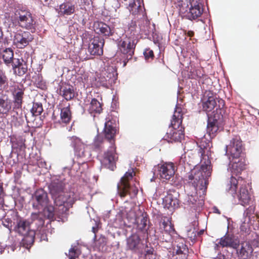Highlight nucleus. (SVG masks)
I'll return each instance as SVG.
<instances>
[{
    "instance_id": "obj_3",
    "label": "nucleus",
    "mask_w": 259,
    "mask_h": 259,
    "mask_svg": "<svg viewBox=\"0 0 259 259\" xmlns=\"http://www.w3.org/2000/svg\"><path fill=\"white\" fill-rule=\"evenodd\" d=\"M247 182L241 177L238 179L232 176L228 184L227 190L238 203L243 206L249 205L251 201L250 195L248 192Z\"/></svg>"
},
{
    "instance_id": "obj_41",
    "label": "nucleus",
    "mask_w": 259,
    "mask_h": 259,
    "mask_svg": "<svg viewBox=\"0 0 259 259\" xmlns=\"http://www.w3.org/2000/svg\"><path fill=\"white\" fill-rule=\"evenodd\" d=\"M148 220L146 214H143L141 217H139L137 220L138 227L141 230L147 231L148 227L147 226Z\"/></svg>"
},
{
    "instance_id": "obj_28",
    "label": "nucleus",
    "mask_w": 259,
    "mask_h": 259,
    "mask_svg": "<svg viewBox=\"0 0 259 259\" xmlns=\"http://www.w3.org/2000/svg\"><path fill=\"white\" fill-rule=\"evenodd\" d=\"M23 91L17 88L13 93L14 99V109H20L22 107V100L23 98Z\"/></svg>"
},
{
    "instance_id": "obj_32",
    "label": "nucleus",
    "mask_w": 259,
    "mask_h": 259,
    "mask_svg": "<svg viewBox=\"0 0 259 259\" xmlns=\"http://www.w3.org/2000/svg\"><path fill=\"white\" fill-rule=\"evenodd\" d=\"M12 103L6 97L0 98V113L7 114L11 109Z\"/></svg>"
},
{
    "instance_id": "obj_25",
    "label": "nucleus",
    "mask_w": 259,
    "mask_h": 259,
    "mask_svg": "<svg viewBox=\"0 0 259 259\" xmlns=\"http://www.w3.org/2000/svg\"><path fill=\"white\" fill-rule=\"evenodd\" d=\"M160 227L161 229L163 230V233L167 236V238L165 239V241L166 242L170 241L171 237L176 234L170 222L167 218H166V220L165 219H162L160 222Z\"/></svg>"
},
{
    "instance_id": "obj_11",
    "label": "nucleus",
    "mask_w": 259,
    "mask_h": 259,
    "mask_svg": "<svg viewBox=\"0 0 259 259\" xmlns=\"http://www.w3.org/2000/svg\"><path fill=\"white\" fill-rule=\"evenodd\" d=\"M226 154L231 158H240L243 151L242 141L238 136H235L230 141L229 144L226 146Z\"/></svg>"
},
{
    "instance_id": "obj_19",
    "label": "nucleus",
    "mask_w": 259,
    "mask_h": 259,
    "mask_svg": "<svg viewBox=\"0 0 259 259\" xmlns=\"http://www.w3.org/2000/svg\"><path fill=\"white\" fill-rule=\"evenodd\" d=\"M236 254L240 259H248L252 255L253 251L251 245L248 242H242L239 243L238 241L236 247Z\"/></svg>"
},
{
    "instance_id": "obj_50",
    "label": "nucleus",
    "mask_w": 259,
    "mask_h": 259,
    "mask_svg": "<svg viewBox=\"0 0 259 259\" xmlns=\"http://www.w3.org/2000/svg\"><path fill=\"white\" fill-rule=\"evenodd\" d=\"M187 236L192 241L195 240L197 237V232L195 229L193 228L188 231Z\"/></svg>"
},
{
    "instance_id": "obj_39",
    "label": "nucleus",
    "mask_w": 259,
    "mask_h": 259,
    "mask_svg": "<svg viewBox=\"0 0 259 259\" xmlns=\"http://www.w3.org/2000/svg\"><path fill=\"white\" fill-rule=\"evenodd\" d=\"M97 29L99 30V31L105 36H109L113 34V29L104 23L101 22L99 23Z\"/></svg>"
},
{
    "instance_id": "obj_37",
    "label": "nucleus",
    "mask_w": 259,
    "mask_h": 259,
    "mask_svg": "<svg viewBox=\"0 0 259 259\" xmlns=\"http://www.w3.org/2000/svg\"><path fill=\"white\" fill-rule=\"evenodd\" d=\"M128 9L133 15H137L142 11L140 0H134L129 4Z\"/></svg>"
},
{
    "instance_id": "obj_34",
    "label": "nucleus",
    "mask_w": 259,
    "mask_h": 259,
    "mask_svg": "<svg viewBox=\"0 0 259 259\" xmlns=\"http://www.w3.org/2000/svg\"><path fill=\"white\" fill-rule=\"evenodd\" d=\"M58 210V212L61 214H63L64 213H61L58 209V206L56 205L55 207L52 206H46L44 209H41V210H42V214L44 215V219L47 218V219L50 220H53L54 218L55 215V210Z\"/></svg>"
},
{
    "instance_id": "obj_5",
    "label": "nucleus",
    "mask_w": 259,
    "mask_h": 259,
    "mask_svg": "<svg viewBox=\"0 0 259 259\" xmlns=\"http://www.w3.org/2000/svg\"><path fill=\"white\" fill-rule=\"evenodd\" d=\"M133 170L126 172L117 185L118 193L121 197L128 196L130 198L135 197L138 192V188L133 184Z\"/></svg>"
},
{
    "instance_id": "obj_4",
    "label": "nucleus",
    "mask_w": 259,
    "mask_h": 259,
    "mask_svg": "<svg viewBox=\"0 0 259 259\" xmlns=\"http://www.w3.org/2000/svg\"><path fill=\"white\" fill-rule=\"evenodd\" d=\"M182 122V114L181 109L177 108L174 112L171 120L169 131L164 138L169 143L181 141L184 138V134L182 127H180Z\"/></svg>"
},
{
    "instance_id": "obj_24",
    "label": "nucleus",
    "mask_w": 259,
    "mask_h": 259,
    "mask_svg": "<svg viewBox=\"0 0 259 259\" xmlns=\"http://www.w3.org/2000/svg\"><path fill=\"white\" fill-rule=\"evenodd\" d=\"M142 245L141 238L136 233L133 234L126 239V248L133 252L138 251Z\"/></svg>"
},
{
    "instance_id": "obj_21",
    "label": "nucleus",
    "mask_w": 259,
    "mask_h": 259,
    "mask_svg": "<svg viewBox=\"0 0 259 259\" xmlns=\"http://www.w3.org/2000/svg\"><path fill=\"white\" fill-rule=\"evenodd\" d=\"M177 193L170 190L163 198V204L165 208L172 211L179 207V200L177 198Z\"/></svg>"
},
{
    "instance_id": "obj_63",
    "label": "nucleus",
    "mask_w": 259,
    "mask_h": 259,
    "mask_svg": "<svg viewBox=\"0 0 259 259\" xmlns=\"http://www.w3.org/2000/svg\"><path fill=\"white\" fill-rule=\"evenodd\" d=\"M96 237V235H95V236H94V238H95Z\"/></svg>"
},
{
    "instance_id": "obj_15",
    "label": "nucleus",
    "mask_w": 259,
    "mask_h": 259,
    "mask_svg": "<svg viewBox=\"0 0 259 259\" xmlns=\"http://www.w3.org/2000/svg\"><path fill=\"white\" fill-rule=\"evenodd\" d=\"M70 140V145L74 148L75 153L77 156L87 159L90 157L91 154L88 150V146L81 142L79 138L72 137Z\"/></svg>"
},
{
    "instance_id": "obj_51",
    "label": "nucleus",
    "mask_w": 259,
    "mask_h": 259,
    "mask_svg": "<svg viewBox=\"0 0 259 259\" xmlns=\"http://www.w3.org/2000/svg\"><path fill=\"white\" fill-rule=\"evenodd\" d=\"M79 251L74 248H71L69 251L68 256L69 259H75L78 255Z\"/></svg>"
},
{
    "instance_id": "obj_18",
    "label": "nucleus",
    "mask_w": 259,
    "mask_h": 259,
    "mask_svg": "<svg viewBox=\"0 0 259 259\" xmlns=\"http://www.w3.org/2000/svg\"><path fill=\"white\" fill-rule=\"evenodd\" d=\"M33 37L29 32L20 31L14 35V45L19 49H23L31 42Z\"/></svg>"
},
{
    "instance_id": "obj_27",
    "label": "nucleus",
    "mask_w": 259,
    "mask_h": 259,
    "mask_svg": "<svg viewBox=\"0 0 259 259\" xmlns=\"http://www.w3.org/2000/svg\"><path fill=\"white\" fill-rule=\"evenodd\" d=\"M1 55L4 63L8 67H10L16 59L14 57L13 50L10 48L5 49L2 52Z\"/></svg>"
},
{
    "instance_id": "obj_20",
    "label": "nucleus",
    "mask_w": 259,
    "mask_h": 259,
    "mask_svg": "<svg viewBox=\"0 0 259 259\" xmlns=\"http://www.w3.org/2000/svg\"><path fill=\"white\" fill-rule=\"evenodd\" d=\"M104 45L103 38L97 36L94 37L89 45L88 51L92 55L100 56L103 54V47Z\"/></svg>"
},
{
    "instance_id": "obj_16",
    "label": "nucleus",
    "mask_w": 259,
    "mask_h": 259,
    "mask_svg": "<svg viewBox=\"0 0 259 259\" xmlns=\"http://www.w3.org/2000/svg\"><path fill=\"white\" fill-rule=\"evenodd\" d=\"M154 174L155 175L157 170V175L161 179L168 180L174 176L175 170L172 163H165L161 165H158L154 168Z\"/></svg>"
},
{
    "instance_id": "obj_36",
    "label": "nucleus",
    "mask_w": 259,
    "mask_h": 259,
    "mask_svg": "<svg viewBox=\"0 0 259 259\" xmlns=\"http://www.w3.org/2000/svg\"><path fill=\"white\" fill-rule=\"evenodd\" d=\"M116 132V128L110 125L109 124V122L105 123L104 133V136L107 139L109 140H112L115 135Z\"/></svg>"
},
{
    "instance_id": "obj_10",
    "label": "nucleus",
    "mask_w": 259,
    "mask_h": 259,
    "mask_svg": "<svg viewBox=\"0 0 259 259\" xmlns=\"http://www.w3.org/2000/svg\"><path fill=\"white\" fill-rule=\"evenodd\" d=\"M203 109L206 112L212 111L217 106V102L219 103V108H221L224 105V102L222 99H217L215 95L210 91H206L202 99Z\"/></svg>"
},
{
    "instance_id": "obj_23",
    "label": "nucleus",
    "mask_w": 259,
    "mask_h": 259,
    "mask_svg": "<svg viewBox=\"0 0 259 259\" xmlns=\"http://www.w3.org/2000/svg\"><path fill=\"white\" fill-rule=\"evenodd\" d=\"M11 65L15 75L21 76L27 71V63L22 58L16 59Z\"/></svg>"
},
{
    "instance_id": "obj_29",
    "label": "nucleus",
    "mask_w": 259,
    "mask_h": 259,
    "mask_svg": "<svg viewBox=\"0 0 259 259\" xmlns=\"http://www.w3.org/2000/svg\"><path fill=\"white\" fill-rule=\"evenodd\" d=\"M75 12V6L70 2H66L62 4L59 7V14L60 15L68 16Z\"/></svg>"
},
{
    "instance_id": "obj_43",
    "label": "nucleus",
    "mask_w": 259,
    "mask_h": 259,
    "mask_svg": "<svg viewBox=\"0 0 259 259\" xmlns=\"http://www.w3.org/2000/svg\"><path fill=\"white\" fill-rule=\"evenodd\" d=\"M103 140L104 139L101 134H98L95 137L92 146L96 150H100L102 148Z\"/></svg>"
},
{
    "instance_id": "obj_31",
    "label": "nucleus",
    "mask_w": 259,
    "mask_h": 259,
    "mask_svg": "<svg viewBox=\"0 0 259 259\" xmlns=\"http://www.w3.org/2000/svg\"><path fill=\"white\" fill-rule=\"evenodd\" d=\"M237 242L238 241L235 240L232 237L225 235L221 238L218 243L223 247H230L234 248L236 246Z\"/></svg>"
},
{
    "instance_id": "obj_62",
    "label": "nucleus",
    "mask_w": 259,
    "mask_h": 259,
    "mask_svg": "<svg viewBox=\"0 0 259 259\" xmlns=\"http://www.w3.org/2000/svg\"><path fill=\"white\" fill-rule=\"evenodd\" d=\"M185 5V4L184 3V4L182 5V7L183 8L184 7V6Z\"/></svg>"
},
{
    "instance_id": "obj_9",
    "label": "nucleus",
    "mask_w": 259,
    "mask_h": 259,
    "mask_svg": "<svg viewBox=\"0 0 259 259\" xmlns=\"http://www.w3.org/2000/svg\"><path fill=\"white\" fill-rule=\"evenodd\" d=\"M117 78L116 68L112 66H107L99 77L98 82L101 85L108 88L115 83Z\"/></svg>"
},
{
    "instance_id": "obj_22",
    "label": "nucleus",
    "mask_w": 259,
    "mask_h": 259,
    "mask_svg": "<svg viewBox=\"0 0 259 259\" xmlns=\"http://www.w3.org/2000/svg\"><path fill=\"white\" fill-rule=\"evenodd\" d=\"M245 168V163L242 158H231L228 165V170L232 174L238 175Z\"/></svg>"
},
{
    "instance_id": "obj_59",
    "label": "nucleus",
    "mask_w": 259,
    "mask_h": 259,
    "mask_svg": "<svg viewBox=\"0 0 259 259\" xmlns=\"http://www.w3.org/2000/svg\"><path fill=\"white\" fill-rule=\"evenodd\" d=\"M252 259H259V254L253 256Z\"/></svg>"
},
{
    "instance_id": "obj_26",
    "label": "nucleus",
    "mask_w": 259,
    "mask_h": 259,
    "mask_svg": "<svg viewBox=\"0 0 259 259\" xmlns=\"http://www.w3.org/2000/svg\"><path fill=\"white\" fill-rule=\"evenodd\" d=\"M60 95L67 101L73 99L75 96L74 87L69 84L63 83L60 87Z\"/></svg>"
},
{
    "instance_id": "obj_42",
    "label": "nucleus",
    "mask_w": 259,
    "mask_h": 259,
    "mask_svg": "<svg viewBox=\"0 0 259 259\" xmlns=\"http://www.w3.org/2000/svg\"><path fill=\"white\" fill-rule=\"evenodd\" d=\"M8 86V78L6 72L2 69H0V90L3 91Z\"/></svg>"
},
{
    "instance_id": "obj_58",
    "label": "nucleus",
    "mask_w": 259,
    "mask_h": 259,
    "mask_svg": "<svg viewBox=\"0 0 259 259\" xmlns=\"http://www.w3.org/2000/svg\"><path fill=\"white\" fill-rule=\"evenodd\" d=\"M204 230H201L200 231H199L198 232H197V236H200L202 234H203L204 233Z\"/></svg>"
},
{
    "instance_id": "obj_52",
    "label": "nucleus",
    "mask_w": 259,
    "mask_h": 259,
    "mask_svg": "<svg viewBox=\"0 0 259 259\" xmlns=\"http://www.w3.org/2000/svg\"><path fill=\"white\" fill-rule=\"evenodd\" d=\"M3 225L8 228L10 231L12 229V221L10 219H5L2 221Z\"/></svg>"
},
{
    "instance_id": "obj_17",
    "label": "nucleus",
    "mask_w": 259,
    "mask_h": 259,
    "mask_svg": "<svg viewBox=\"0 0 259 259\" xmlns=\"http://www.w3.org/2000/svg\"><path fill=\"white\" fill-rule=\"evenodd\" d=\"M220 115L209 117L207 125V133L210 138H213L216 134L222 129V119Z\"/></svg>"
},
{
    "instance_id": "obj_7",
    "label": "nucleus",
    "mask_w": 259,
    "mask_h": 259,
    "mask_svg": "<svg viewBox=\"0 0 259 259\" xmlns=\"http://www.w3.org/2000/svg\"><path fill=\"white\" fill-rule=\"evenodd\" d=\"M14 231L24 236L22 242L24 245H27L26 247L33 244L35 232L34 230L30 229V223L28 221L25 220L17 221L14 227Z\"/></svg>"
},
{
    "instance_id": "obj_6",
    "label": "nucleus",
    "mask_w": 259,
    "mask_h": 259,
    "mask_svg": "<svg viewBox=\"0 0 259 259\" xmlns=\"http://www.w3.org/2000/svg\"><path fill=\"white\" fill-rule=\"evenodd\" d=\"M14 23H16L22 28L30 30L33 32L35 29V22L30 12L24 8L17 9L12 17Z\"/></svg>"
},
{
    "instance_id": "obj_33",
    "label": "nucleus",
    "mask_w": 259,
    "mask_h": 259,
    "mask_svg": "<svg viewBox=\"0 0 259 259\" xmlns=\"http://www.w3.org/2000/svg\"><path fill=\"white\" fill-rule=\"evenodd\" d=\"M43 111L42 104L41 103H33L30 112L25 114V118L27 122H29L28 117L29 115L37 116L40 115Z\"/></svg>"
},
{
    "instance_id": "obj_54",
    "label": "nucleus",
    "mask_w": 259,
    "mask_h": 259,
    "mask_svg": "<svg viewBox=\"0 0 259 259\" xmlns=\"http://www.w3.org/2000/svg\"><path fill=\"white\" fill-rule=\"evenodd\" d=\"M146 255L152 254L154 252V249L152 247L148 248L146 250Z\"/></svg>"
},
{
    "instance_id": "obj_47",
    "label": "nucleus",
    "mask_w": 259,
    "mask_h": 259,
    "mask_svg": "<svg viewBox=\"0 0 259 259\" xmlns=\"http://www.w3.org/2000/svg\"><path fill=\"white\" fill-rule=\"evenodd\" d=\"M110 6L111 8H110V11L112 12H115L119 13L120 12V3L119 0H110Z\"/></svg>"
},
{
    "instance_id": "obj_53",
    "label": "nucleus",
    "mask_w": 259,
    "mask_h": 259,
    "mask_svg": "<svg viewBox=\"0 0 259 259\" xmlns=\"http://www.w3.org/2000/svg\"><path fill=\"white\" fill-rule=\"evenodd\" d=\"M144 55L146 60H148L150 58L152 59L154 57L153 51L150 49H146L144 52Z\"/></svg>"
},
{
    "instance_id": "obj_61",
    "label": "nucleus",
    "mask_w": 259,
    "mask_h": 259,
    "mask_svg": "<svg viewBox=\"0 0 259 259\" xmlns=\"http://www.w3.org/2000/svg\"><path fill=\"white\" fill-rule=\"evenodd\" d=\"M219 246V245L218 244H215V248H217V247H218Z\"/></svg>"
},
{
    "instance_id": "obj_35",
    "label": "nucleus",
    "mask_w": 259,
    "mask_h": 259,
    "mask_svg": "<svg viewBox=\"0 0 259 259\" xmlns=\"http://www.w3.org/2000/svg\"><path fill=\"white\" fill-rule=\"evenodd\" d=\"M172 253L173 254H186L187 252L186 245L183 242L177 243L175 242L172 244Z\"/></svg>"
},
{
    "instance_id": "obj_40",
    "label": "nucleus",
    "mask_w": 259,
    "mask_h": 259,
    "mask_svg": "<svg viewBox=\"0 0 259 259\" xmlns=\"http://www.w3.org/2000/svg\"><path fill=\"white\" fill-rule=\"evenodd\" d=\"M102 110L101 104L96 99H93L91 102L89 111L91 113H100Z\"/></svg>"
},
{
    "instance_id": "obj_14",
    "label": "nucleus",
    "mask_w": 259,
    "mask_h": 259,
    "mask_svg": "<svg viewBox=\"0 0 259 259\" xmlns=\"http://www.w3.org/2000/svg\"><path fill=\"white\" fill-rule=\"evenodd\" d=\"M117 158L115 153V147L112 145L108 151L105 153L103 158L101 159L102 166L111 170H114L116 167L115 161Z\"/></svg>"
},
{
    "instance_id": "obj_38",
    "label": "nucleus",
    "mask_w": 259,
    "mask_h": 259,
    "mask_svg": "<svg viewBox=\"0 0 259 259\" xmlns=\"http://www.w3.org/2000/svg\"><path fill=\"white\" fill-rule=\"evenodd\" d=\"M31 219L32 222H35L38 227L42 226L44 225V217L40 210H39L37 212L32 213Z\"/></svg>"
},
{
    "instance_id": "obj_44",
    "label": "nucleus",
    "mask_w": 259,
    "mask_h": 259,
    "mask_svg": "<svg viewBox=\"0 0 259 259\" xmlns=\"http://www.w3.org/2000/svg\"><path fill=\"white\" fill-rule=\"evenodd\" d=\"M13 148L21 149L24 145V140L21 137H12L11 139Z\"/></svg>"
},
{
    "instance_id": "obj_1",
    "label": "nucleus",
    "mask_w": 259,
    "mask_h": 259,
    "mask_svg": "<svg viewBox=\"0 0 259 259\" xmlns=\"http://www.w3.org/2000/svg\"><path fill=\"white\" fill-rule=\"evenodd\" d=\"M199 146L201 166L200 168H195L186 176L185 180L188 183L186 190L187 195L183 201L185 205L195 210H199L204 204V196L208 178L211 174L209 156L212 143L204 137L201 140Z\"/></svg>"
},
{
    "instance_id": "obj_55",
    "label": "nucleus",
    "mask_w": 259,
    "mask_h": 259,
    "mask_svg": "<svg viewBox=\"0 0 259 259\" xmlns=\"http://www.w3.org/2000/svg\"><path fill=\"white\" fill-rule=\"evenodd\" d=\"M214 259H226L224 255L220 254H219Z\"/></svg>"
},
{
    "instance_id": "obj_57",
    "label": "nucleus",
    "mask_w": 259,
    "mask_h": 259,
    "mask_svg": "<svg viewBox=\"0 0 259 259\" xmlns=\"http://www.w3.org/2000/svg\"><path fill=\"white\" fill-rule=\"evenodd\" d=\"M196 73L199 77H201L203 76V73H201L200 70H196Z\"/></svg>"
},
{
    "instance_id": "obj_60",
    "label": "nucleus",
    "mask_w": 259,
    "mask_h": 259,
    "mask_svg": "<svg viewBox=\"0 0 259 259\" xmlns=\"http://www.w3.org/2000/svg\"><path fill=\"white\" fill-rule=\"evenodd\" d=\"M92 231L94 233H96V231H97V229L95 228V227H93L92 228Z\"/></svg>"
},
{
    "instance_id": "obj_45",
    "label": "nucleus",
    "mask_w": 259,
    "mask_h": 259,
    "mask_svg": "<svg viewBox=\"0 0 259 259\" xmlns=\"http://www.w3.org/2000/svg\"><path fill=\"white\" fill-rule=\"evenodd\" d=\"M107 244V239L104 236L100 237L95 242V245L99 250L103 251Z\"/></svg>"
},
{
    "instance_id": "obj_48",
    "label": "nucleus",
    "mask_w": 259,
    "mask_h": 259,
    "mask_svg": "<svg viewBox=\"0 0 259 259\" xmlns=\"http://www.w3.org/2000/svg\"><path fill=\"white\" fill-rule=\"evenodd\" d=\"M244 221L242 222L240 225V230L242 232L248 233L249 231V222L250 219L244 218Z\"/></svg>"
},
{
    "instance_id": "obj_49",
    "label": "nucleus",
    "mask_w": 259,
    "mask_h": 259,
    "mask_svg": "<svg viewBox=\"0 0 259 259\" xmlns=\"http://www.w3.org/2000/svg\"><path fill=\"white\" fill-rule=\"evenodd\" d=\"M254 209L255 207L253 205H250L247 208H246L243 213L244 218L250 219V215L254 212Z\"/></svg>"
},
{
    "instance_id": "obj_30",
    "label": "nucleus",
    "mask_w": 259,
    "mask_h": 259,
    "mask_svg": "<svg viewBox=\"0 0 259 259\" xmlns=\"http://www.w3.org/2000/svg\"><path fill=\"white\" fill-rule=\"evenodd\" d=\"M71 119V112L70 109V104L64 107L60 108V122L68 123Z\"/></svg>"
},
{
    "instance_id": "obj_13",
    "label": "nucleus",
    "mask_w": 259,
    "mask_h": 259,
    "mask_svg": "<svg viewBox=\"0 0 259 259\" xmlns=\"http://www.w3.org/2000/svg\"><path fill=\"white\" fill-rule=\"evenodd\" d=\"M186 7L189 10L187 14L188 18L192 20L199 17L203 11L202 4L200 0H193L192 2L191 0H186Z\"/></svg>"
},
{
    "instance_id": "obj_12",
    "label": "nucleus",
    "mask_w": 259,
    "mask_h": 259,
    "mask_svg": "<svg viewBox=\"0 0 259 259\" xmlns=\"http://www.w3.org/2000/svg\"><path fill=\"white\" fill-rule=\"evenodd\" d=\"M32 206L34 209L41 210L48 205V194L43 189H38L32 196Z\"/></svg>"
},
{
    "instance_id": "obj_8",
    "label": "nucleus",
    "mask_w": 259,
    "mask_h": 259,
    "mask_svg": "<svg viewBox=\"0 0 259 259\" xmlns=\"http://www.w3.org/2000/svg\"><path fill=\"white\" fill-rule=\"evenodd\" d=\"M137 43V37H135L134 34L126 36L125 39L119 41V49L122 54L126 55L127 60L131 59L134 55Z\"/></svg>"
},
{
    "instance_id": "obj_46",
    "label": "nucleus",
    "mask_w": 259,
    "mask_h": 259,
    "mask_svg": "<svg viewBox=\"0 0 259 259\" xmlns=\"http://www.w3.org/2000/svg\"><path fill=\"white\" fill-rule=\"evenodd\" d=\"M136 24L135 21H132L130 23L128 24V28L127 30L125 31V33H126V36L127 35H133L134 34V36L136 37Z\"/></svg>"
},
{
    "instance_id": "obj_56",
    "label": "nucleus",
    "mask_w": 259,
    "mask_h": 259,
    "mask_svg": "<svg viewBox=\"0 0 259 259\" xmlns=\"http://www.w3.org/2000/svg\"><path fill=\"white\" fill-rule=\"evenodd\" d=\"M213 212L215 213H217L218 214H221V212L220 211L219 209L215 206L213 207Z\"/></svg>"
},
{
    "instance_id": "obj_2",
    "label": "nucleus",
    "mask_w": 259,
    "mask_h": 259,
    "mask_svg": "<svg viewBox=\"0 0 259 259\" xmlns=\"http://www.w3.org/2000/svg\"><path fill=\"white\" fill-rule=\"evenodd\" d=\"M65 184L61 181L52 182L49 186L55 205L61 213H66L74 202V194L64 192Z\"/></svg>"
}]
</instances>
